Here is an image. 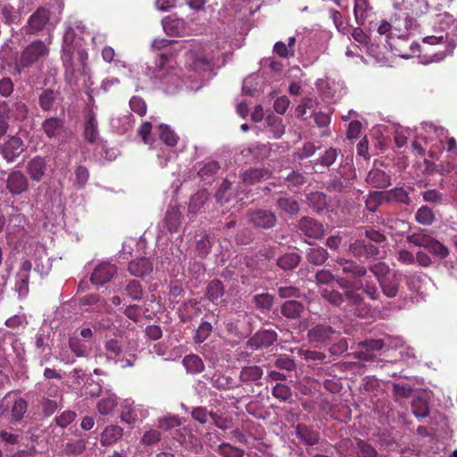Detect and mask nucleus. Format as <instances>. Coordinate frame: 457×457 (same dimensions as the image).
<instances>
[{
	"label": "nucleus",
	"mask_w": 457,
	"mask_h": 457,
	"mask_svg": "<svg viewBox=\"0 0 457 457\" xmlns=\"http://www.w3.org/2000/svg\"><path fill=\"white\" fill-rule=\"evenodd\" d=\"M182 424L181 419L178 415H167L158 419L157 425L160 429L164 431L170 430L179 427Z\"/></svg>",
	"instance_id": "nucleus-62"
},
{
	"label": "nucleus",
	"mask_w": 457,
	"mask_h": 457,
	"mask_svg": "<svg viewBox=\"0 0 457 457\" xmlns=\"http://www.w3.org/2000/svg\"><path fill=\"white\" fill-rule=\"evenodd\" d=\"M366 182L374 188H385L391 185V178L382 170L371 169L366 177Z\"/></svg>",
	"instance_id": "nucleus-31"
},
{
	"label": "nucleus",
	"mask_w": 457,
	"mask_h": 457,
	"mask_svg": "<svg viewBox=\"0 0 457 457\" xmlns=\"http://www.w3.org/2000/svg\"><path fill=\"white\" fill-rule=\"evenodd\" d=\"M47 170V162L45 157L37 155L30 159L26 165V171L32 181L42 180Z\"/></svg>",
	"instance_id": "nucleus-20"
},
{
	"label": "nucleus",
	"mask_w": 457,
	"mask_h": 457,
	"mask_svg": "<svg viewBox=\"0 0 457 457\" xmlns=\"http://www.w3.org/2000/svg\"><path fill=\"white\" fill-rule=\"evenodd\" d=\"M32 263L26 260L21 263V269L16 275L15 290L20 295H26L29 292V272Z\"/></svg>",
	"instance_id": "nucleus-28"
},
{
	"label": "nucleus",
	"mask_w": 457,
	"mask_h": 457,
	"mask_svg": "<svg viewBox=\"0 0 457 457\" xmlns=\"http://www.w3.org/2000/svg\"><path fill=\"white\" fill-rule=\"evenodd\" d=\"M352 37L353 38L363 46L367 52L370 54L375 56L377 54L378 46H375L370 42V39L369 37L363 32V30L360 28H355L352 31Z\"/></svg>",
	"instance_id": "nucleus-45"
},
{
	"label": "nucleus",
	"mask_w": 457,
	"mask_h": 457,
	"mask_svg": "<svg viewBox=\"0 0 457 457\" xmlns=\"http://www.w3.org/2000/svg\"><path fill=\"white\" fill-rule=\"evenodd\" d=\"M391 24L396 41L395 43L389 42L390 50L395 55H398L404 59L411 58L420 48L419 44L412 41L409 45V50L405 49L407 37L412 25V21L403 14V16L392 19Z\"/></svg>",
	"instance_id": "nucleus-5"
},
{
	"label": "nucleus",
	"mask_w": 457,
	"mask_h": 457,
	"mask_svg": "<svg viewBox=\"0 0 457 457\" xmlns=\"http://www.w3.org/2000/svg\"><path fill=\"white\" fill-rule=\"evenodd\" d=\"M386 346V343L382 339H369L358 343L360 351L357 352V358L370 361L376 357L375 351H379Z\"/></svg>",
	"instance_id": "nucleus-15"
},
{
	"label": "nucleus",
	"mask_w": 457,
	"mask_h": 457,
	"mask_svg": "<svg viewBox=\"0 0 457 457\" xmlns=\"http://www.w3.org/2000/svg\"><path fill=\"white\" fill-rule=\"evenodd\" d=\"M416 221L424 226H429L435 221V213L427 205L420 207L415 214Z\"/></svg>",
	"instance_id": "nucleus-56"
},
{
	"label": "nucleus",
	"mask_w": 457,
	"mask_h": 457,
	"mask_svg": "<svg viewBox=\"0 0 457 457\" xmlns=\"http://www.w3.org/2000/svg\"><path fill=\"white\" fill-rule=\"evenodd\" d=\"M296 436L308 445H316L320 439L318 433L303 425L297 426Z\"/></svg>",
	"instance_id": "nucleus-49"
},
{
	"label": "nucleus",
	"mask_w": 457,
	"mask_h": 457,
	"mask_svg": "<svg viewBox=\"0 0 457 457\" xmlns=\"http://www.w3.org/2000/svg\"><path fill=\"white\" fill-rule=\"evenodd\" d=\"M61 101L60 93L49 88L44 89L38 96V104L44 112L56 110Z\"/></svg>",
	"instance_id": "nucleus-26"
},
{
	"label": "nucleus",
	"mask_w": 457,
	"mask_h": 457,
	"mask_svg": "<svg viewBox=\"0 0 457 457\" xmlns=\"http://www.w3.org/2000/svg\"><path fill=\"white\" fill-rule=\"evenodd\" d=\"M435 238L423 232L413 233L407 237V242L415 246L426 248L428 251Z\"/></svg>",
	"instance_id": "nucleus-53"
},
{
	"label": "nucleus",
	"mask_w": 457,
	"mask_h": 457,
	"mask_svg": "<svg viewBox=\"0 0 457 457\" xmlns=\"http://www.w3.org/2000/svg\"><path fill=\"white\" fill-rule=\"evenodd\" d=\"M47 54L46 46L40 40L32 42L22 52L21 63L29 66Z\"/></svg>",
	"instance_id": "nucleus-14"
},
{
	"label": "nucleus",
	"mask_w": 457,
	"mask_h": 457,
	"mask_svg": "<svg viewBox=\"0 0 457 457\" xmlns=\"http://www.w3.org/2000/svg\"><path fill=\"white\" fill-rule=\"evenodd\" d=\"M217 452L223 457H244L245 454L244 451L228 443H221Z\"/></svg>",
	"instance_id": "nucleus-64"
},
{
	"label": "nucleus",
	"mask_w": 457,
	"mask_h": 457,
	"mask_svg": "<svg viewBox=\"0 0 457 457\" xmlns=\"http://www.w3.org/2000/svg\"><path fill=\"white\" fill-rule=\"evenodd\" d=\"M300 232L309 238L319 239L324 235V228L321 223L310 217H303L299 220Z\"/></svg>",
	"instance_id": "nucleus-17"
},
{
	"label": "nucleus",
	"mask_w": 457,
	"mask_h": 457,
	"mask_svg": "<svg viewBox=\"0 0 457 457\" xmlns=\"http://www.w3.org/2000/svg\"><path fill=\"white\" fill-rule=\"evenodd\" d=\"M42 129L49 138L59 137L64 130V120L58 117H50L42 123Z\"/></svg>",
	"instance_id": "nucleus-29"
},
{
	"label": "nucleus",
	"mask_w": 457,
	"mask_h": 457,
	"mask_svg": "<svg viewBox=\"0 0 457 457\" xmlns=\"http://www.w3.org/2000/svg\"><path fill=\"white\" fill-rule=\"evenodd\" d=\"M401 283V274L397 271H392L391 275H387L378 282L384 295L394 298L399 292Z\"/></svg>",
	"instance_id": "nucleus-25"
},
{
	"label": "nucleus",
	"mask_w": 457,
	"mask_h": 457,
	"mask_svg": "<svg viewBox=\"0 0 457 457\" xmlns=\"http://www.w3.org/2000/svg\"><path fill=\"white\" fill-rule=\"evenodd\" d=\"M337 332L329 325L319 324L308 331V338L311 343L327 344L336 339Z\"/></svg>",
	"instance_id": "nucleus-13"
},
{
	"label": "nucleus",
	"mask_w": 457,
	"mask_h": 457,
	"mask_svg": "<svg viewBox=\"0 0 457 457\" xmlns=\"http://www.w3.org/2000/svg\"><path fill=\"white\" fill-rule=\"evenodd\" d=\"M148 415L146 408L140 404H135L131 399H125L120 403V420L129 425L143 421Z\"/></svg>",
	"instance_id": "nucleus-8"
},
{
	"label": "nucleus",
	"mask_w": 457,
	"mask_h": 457,
	"mask_svg": "<svg viewBox=\"0 0 457 457\" xmlns=\"http://www.w3.org/2000/svg\"><path fill=\"white\" fill-rule=\"evenodd\" d=\"M187 66L193 71L187 79H183V71L163 57L158 66L159 84L167 94H175L185 87L191 91H198L211 79L212 62L203 53L190 50L187 53Z\"/></svg>",
	"instance_id": "nucleus-2"
},
{
	"label": "nucleus",
	"mask_w": 457,
	"mask_h": 457,
	"mask_svg": "<svg viewBox=\"0 0 457 457\" xmlns=\"http://www.w3.org/2000/svg\"><path fill=\"white\" fill-rule=\"evenodd\" d=\"M24 151L22 140L18 137H11L1 146L2 154L7 162H12Z\"/></svg>",
	"instance_id": "nucleus-19"
},
{
	"label": "nucleus",
	"mask_w": 457,
	"mask_h": 457,
	"mask_svg": "<svg viewBox=\"0 0 457 457\" xmlns=\"http://www.w3.org/2000/svg\"><path fill=\"white\" fill-rule=\"evenodd\" d=\"M159 138L154 140L152 149L156 151V157L161 167L177 157L176 152L172 149L178 144L179 136L168 125L160 124L157 128Z\"/></svg>",
	"instance_id": "nucleus-6"
},
{
	"label": "nucleus",
	"mask_w": 457,
	"mask_h": 457,
	"mask_svg": "<svg viewBox=\"0 0 457 457\" xmlns=\"http://www.w3.org/2000/svg\"><path fill=\"white\" fill-rule=\"evenodd\" d=\"M162 440V433L158 428H146L143 433L140 443L145 446H154Z\"/></svg>",
	"instance_id": "nucleus-51"
},
{
	"label": "nucleus",
	"mask_w": 457,
	"mask_h": 457,
	"mask_svg": "<svg viewBox=\"0 0 457 457\" xmlns=\"http://www.w3.org/2000/svg\"><path fill=\"white\" fill-rule=\"evenodd\" d=\"M69 346L77 357H85L90 353V346L81 342L78 337H71Z\"/></svg>",
	"instance_id": "nucleus-60"
},
{
	"label": "nucleus",
	"mask_w": 457,
	"mask_h": 457,
	"mask_svg": "<svg viewBox=\"0 0 457 457\" xmlns=\"http://www.w3.org/2000/svg\"><path fill=\"white\" fill-rule=\"evenodd\" d=\"M182 363L188 373L198 374L204 370V361L196 354L186 355L182 360Z\"/></svg>",
	"instance_id": "nucleus-43"
},
{
	"label": "nucleus",
	"mask_w": 457,
	"mask_h": 457,
	"mask_svg": "<svg viewBox=\"0 0 457 457\" xmlns=\"http://www.w3.org/2000/svg\"><path fill=\"white\" fill-rule=\"evenodd\" d=\"M411 411L418 419L428 417L429 414L428 402L423 397H415L411 403Z\"/></svg>",
	"instance_id": "nucleus-52"
},
{
	"label": "nucleus",
	"mask_w": 457,
	"mask_h": 457,
	"mask_svg": "<svg viewBox=\"0 0 457 457\" xmlns=\"http://www.w3.org/2000/svg\"><path fill=\"white\" fill-rule=\"evenodd\" d=\"M277 204L282 212L291 215L299 212L298 203L291 197L280 196L277 200Z\"/></svg>",
	"instance_id": "nucleus-58"
},
{
	"label": "nucleus",
	"mask_w": 457,
	"mask_h": 457,
	"mask_svg": "<svg viewBox=\"0 0 457 457\" xmlns=\"http://www.w3.org/2000/svg\"><path fill=\"white\" fill-rule=\"evenodd\" d=\"M50 19L49 10L40 7L29 19L27 29L29 33H37L45 29Z\"/></svg>",
	"instance_id": "nucleus-23"
},
{
	"label": "nucleus",
	"mask_w": 457,
	"mask_h": 457,
	"mask_svg": "<svg viewBox=\"0 0 457 457\" xmlns=\"http://www.w3.org/2000/svg\"><path fill=\"white\" fill-rule=\"evenodd\" d=\"M326 189L329 193L346 194L353 189V184L345 179L332 178L326 182Z\"/></svg>",
	"instance_id": "nucleus-42"
},
{
	"label": "nucleus",
	"mask_w": 457,
	"mask_h": 457,
	"mask_svg": "<svg viewBox=\"0 0 457 457\" xmlns=\"http://www.w3.org/2000/svg\"><path fill=\"white\" fill-rule=\"evenodd\" d=\"M268 148L265 145H252L242 150V154L253 161H260L267 156Z\"/></svg>",
	"instance_id": "nucleus-46"
},
{
	"label": "nucleus",
	"mask_w": 457,
	"mask_h": 457,
	"mask_svg": "<svg viewBox=\"0 0 457 457\" xmlns=\"http://www.w3.org/2000/svg\"><path fill=\"white\" fill-rule=\"evenodd\" d=\"M303 311V304L295 300L286 301L281 306V313L287 319L299 318Z\"/></svg>",
	"instance_id": "nucleus-41"
},
{
	"label": "nucleus",
	"mask_w": 457,
	"mask_h": 457,
	"mask_svg": "<svg viewBox=\"0 0 457 457\" xmlns=\"http://www.w3.org/2000/svg\"><path fill=\"white\" fill-rule=\"evenodd\" d=\"M6 188L12 195H19L29 188L27 177L21 170H12L6 179Z\"/></svg>",
	"instance_id": "nucleus-16"
},
{
	"label": "nucleus",
	"mask_w": 457,
	"mask_h": 457,
	"mask_svg": "<svg viewBox=\"0 0 457 457\" xmlns=\"http://www.w3.org/2000/svg\"><path fill=\"white\" fill-rule=\"evenodd\" d=\"M318 106V100L314 96L304 97L300 104L295 109V113L298 118L305 119L307 110L311 111L312 115L316 112Z\"/></svg>",
	"instance_id": "nucleus-48"
},
{
	"label": "nucleus",
	"mask_w": 457,
	"mask_h": 457,
	"mask_svg": "<svg viewBox=\"0 0 457 457\" xmlns=\"http://www.w3.org/2000/svg\"><path fill=\"white\" fill-rule=\"evenodd\" d=\"M52 263L45 249H41L36 253L34 260V270L37 272L41 277L48 275L51 270Z\"/></svg>",
	"instance_id": "nucleus-40"
},
{
	"label": "nucleus",
	"mask_w": 457,
	"mask_h": 457,
	"mask_svg": "<svg viewBox=\"0 0 457 457\" xmlns=\"http://www.w3.org/2000/svg\"><path fill=\"white\" fill-rule=\"evenodd\" d=\"M118 405V398L115 394H106L97 402L96 409L101 415H110Z\"/></svg>",
	"instance_id": "nucleus-39"
},
{
	"label": "nucleus",
	"mask_w": 457,
	"mask_h": 457,
	"mask_svg": "<svg viewBox=\"0 0 457 457\" xmlns=\"http://www.w3.org/2000/svg\"><path fill=\"white\" fill-rule=\"evenodd\" d=\"M123 436V428L119 425H108L101 433L100 442L104 446L112 445Z\"/></svg>",
	"instance_id": "nucleus-34"
},
{
	"label": "nucleus",
	"mask_w": 457,
	"mask_h": 457,
	"mask_svg": "<svg viewBox=\"0 0 457 457\" xmlns=\"http://www.w3.org/2000/svg\"><path fill=\"white\" fill-rule=\"evenodd\" d=\"M277 339L276 331L272 329L259 330L247 340L246 345L252 350H258L270 346Z\"/></svg>",
	"instance_id": "nucleus-12"
},
{
	"label": "nucleus",
	"mask_w": 457,
	"mask_h": 457,
	"mask_svg": "<svg viewBox=\"0 0 457 457\" xmlns=\"http://www.w3.org/2000/svg\"><path fill=\"white\" fill-rule=\"evenodd\" d=\"M263 376V370L258 365H249L241 368L239 373V380L242 384L245 385H262V378Z\"/></svg>",
	"instance_id": "nucleus-24"
},
{
	"label": "nucleus",
	"mask_w": 457,
	"mask_h": 457,
	"mask_svg": "<svg viewBox=\"0 0 457 457\" xmlns=\"http://www.w3.org/2000/svg\"><path fill=\"white\" fill-rule=\"evenodd\" d=\"M451 0H417L416 12L433 13L435 16L450 6Z\"/></svg>",
	"instance_id": "nucleus-22"
},
{
	"label": "nucleus",
	"mask_w": 457,
	"mask_h": 457,
	"mask_svg": "<svg viewBox=\"0 0 457 457\" xmlns=\"http://www.w3.org/2000/svg\"><path fill=\"white\" fill-rule=\"evenodd\" d=\"M36 391L42 394L44 397H55L59 392V386L51 381H42L36 385Z\"/></svg>",
	"instance_id": "nucleus-61"
},
{
	"label": "nucleus",
	"mask_w": 457,
	"mask_h": 457,
	"mask_svg": "<svg viewBox=\"0 0 457 457\" xmlns=\"http://www.w3.org/2000/svg\"><path fill=\"white\" fill-rule=\"evenodd\" d=\"M306 258L312 264L321 265L328 260V253L323 247H313L307 251Z\"/></svg>",
	"instance_id": "nucleus-50"
},
{
	"label": "nucleus",
	"mask_w": 457,
	"mask_h": 457,
	"mask_svg": "<svg viewBox=\"0 0 457 457\" xmlns=\"http://www.w3.org/2000/svg\"><path fill=\"white\" fill-rule=\"evenodd\" d=\"M250 221L256 227L269 229L277 223V218L274 212L269 210L259 209L249 214Z\"/></svg>",
	"instance_id": "nucleus-18"
},
{
	"label": "nucleus",
	"mask_w": 457,
	"mask_h": 457,
	"mask_svg": "<svg viewBox=\"0 0 457 457\" xmlns=\"http://www.w3.org/2000/svg\"><path fill=\"white\" fill-rule=\"evenodd\" d=\"M117 272V267L110 262H102L97 264L90 276V281L95 286H104L111 281Z\"/></svg>",
	"instance_id": "nucleus-11"
},
{
	"label": "nucleus",
	"mask_w": 457,
	"mask_h": 457,
	"mask_svg": "<svg viewBox=\"0 0 457 457\" xmlns=\"http://www.w3.org/2000/svg\"><path fill=\"white\" fill-rule=\"evenodd\" d=\"M436 17L435 23L438 26L439 34L427 36L423 42L425 46H443L444 50H438L428 56H420L421 62L425 64L442 61L447 54H451L457 46V12L456 15H453L445 10Z\"/></svg>",
	"instance_id": "nucleus-4"
},
{
	"label": "nucleus",
	"mask_w": 457,
	"mask_h": 457,
	"mask_svg": "<svg viewBox=\"0 0 457 457\" xmlns=\"http://www.w3.org/2000/svg\"><path fill=\"white\" fill-rule=\"evenodd\" d=\"M224 295V287L218 279L212 280L206 287V297L212 303L218 304Z\"/></svg>",
	"instance_id": "nucleus-44"
},
{
	"label": "nucleus",
	"mask_w": 457,
	"mask_h": 457,
	"mask_svg": "<svg viewBox=\"0 0 457 457\" xmlns=\"http://www.w3.org/2000/svg\"><path fill=\"white\" fill-rule=\"evenodd\" d=\"M240 177L247 185L255 184L270 177V171L262 168H251L241 172Z\"/></svg>",
	"instance_id": "nucleus-38"
},
{
	"label": "nucleus",
	"mask_w": 457,
	"mask_h": 457,
	"mask_svg": "<svg viewBox=\"0 0 457 457\" xmlns=\"http://www.w3.org/2000/svg\"><path fill=\"white\" fill-rule=\"evenodd\" d=\"M374 28L380 36H385L386 43L388 46L389 42L395 43L396 41L393 33L391 21L388 22L386 20H381L374 25Z\"/></svg>",
	"instance_id": "nucleus-55"
},
{
	"label": "nucleus",
	"mask_w": 457,
	"mask_h": 457,
	"mask_svg": "<svg viewBox=\"0 0 457 457\" xmlns=\"http://www.w3.org/2000/svg\"><path fill=\"white\" fill-rule=\"evenodd\" d=\"M350 253L356 258L370 259L377 256L379 250L377 246L364 240L357 239L349 245Z\"/></svg>",
	"instance_id": "nucleus-21"
},
{
	"label": "nucleus",
	"mask_w": 457,
	"mask_h": 457,
	"mask_svg": "<svg viewBox=\"0 0 457 457\" xmlns=\"http://www.w3.org/2000/svg\"><path fill=\"white\" fill-rule=\"evenodd\" d=\"M421 129L424 132L431 137L432 142L436 140V143L432 144L429 148V156L435 158L438 154L442 153L444 148V140L447 138L448 132L442 127H436V125L428 122L421 123Z\"/></svg>",
	"instance_id": "nucleus-9"
},
{
	"label": "nucleus",
	"mask_w": 457,
	"mask_h": 457,
	"mask_svg": "<svg viewBox=\"0 0 457 457\" xmlns=\"http://www.w3.org/2000/svg\"><path fill=\"white\" fill-rule=\"evenodd\" d=\"M153 269L152 262L146 257L135 259L131 261L128 266V270L130 275L137 278H144L149 275L153 271Z\"/></svg>",
	"instance_id": "nucleus-27"
},
{
	"label": "nucleus",
	"mask_w": 457,
	"mask_h": 457,
	"mask_svg": "<svg viewBox=\"0 0 457 457\" xmlns=\"http://www.w3.org/2000/svg\"><path fill=\"white\" fill-rule=\"evenodd\" d=\"M133 115L129 112L114 116L110 120L111 128L119 134L127 132L133 127Z\"/></svg>",
	"instance_id": "nucleus-33"
},
{
	"label": "nucleus",
	"mask_w": 457,
	"mask_h": 457,
	"mask_svg": "<svg viewBox=\"0 0 457 457\" xmlns=\"http://www.w3.org/2000/svg\"><path fill=\"white\" fill-rule=\"evenodd\" d=\"M356 449L358 457H382L371 445L361 439L357 441Z\"/></svg>",
	"instance_id": "nucleus-63"
},
{
	"label": "nucleus",
	"mask_w": 457,
	"mask_h": 457,
	"mask_svg": "<svg viewBox=\"0 0 457 457\" xmlns=\"http://www.w3.org/2000/svg\"><path fill=\"white\" fill-rule=\"evenodd\" d=\"M181 212L177 205H169L165 218L164 227L170 233L178 231L181 222Z\"/></svg>",
	"instance_id": "nucleus-32"
},
{
	"label": "nucleus",
	"mask_w": 457,
	"mask_h": 457,
	"mask_svg": "<svg viewBox=\"0 0 457 457\" xmlns=\"http://www.w3.org/2000/svg\"><path fill=\"white\" fill-rule=\"evenodd\" d=\"M353 12L356 22L359 25H364L365 20L369 16L368 2L367 0H354Z\"/></svg>",
	"instance_id": "nucleus-57"
},
{
	"label": "nucleus",
	"mask_w": 457,
	"mask_h": 457,
	"mask_svg": "<svg viewBox=\"0 0 457 457\" xmlns=\"http://www.w3.org/2000/svg\"><path fill=\"white\" fill-rule=\"evenodd\" d=\"M204 378L209 379L212 386L218 390H229L238 386L233 378L226 376L220 372L214 373L211 378L206 376H204Z\"/></svg>",
	"instance_id": "nucleus-37"
},
{
	"label": "nucleus",
	"mask_w": 457,
	"mask_h": 457,
	"mask_svg": "<svg viewBox=\"0 0 457 457\" xmlns=\"http://www.w3.org/2000/svg\"><path fill=\"white\" fill-rule=\"evenodd\" d=\"M315 85L322 99L327 103L337 101L344 94L342 84L333 79H319Z\"/></svg>",
	"instance_id": "nucleus-10"
},
{
	"label": "nucleus",
	"mask_w": 457,
	"mask_h": 457,
	"mask_svg": "<svg viewBox=\"0 0 457 457\" xmlns=\"http://www.w3.org/2000/svg\"><path fill=\"white\" fill-rule=\"evenodd\" d=\"M27 219L21 213H15L9 217L8 224L6 226V232L8 236L16 237L25 230Z\"/></svg>",
	"instance_id": "nucleus-36"
},
{
	"label": "nucleus",
	"mask_w": 457,
	"mask_h": 457,
	"mask_svg": "<svg viewBox=\"0 0 457 457\" xmlns=\"http://www.w3.org/2000/svg\"><path fill=\"white\" fill-rule=\"evenodd\" d=\"M267 122V129L271 133L272 137L279 138L285 133V126L281 118L269 117Z\"/></svg>",
	"instance_id": "nucleus-59"
},
{
	"label": "nucleus",
	"mask_w": 457,
	"mask_h": 457,
	"mask_svg": "<svg viewBox=\"0 0 457 457\" xmlns=\"http://www.w3.org/2000/svg\"><path fill=\"white\" fill-rule=\"evenodd\" d=\"M207 199L208 193L205 190L198 191L190 199L188 212L193 214L198 213Z\"/></svg>",
	"instance_id": "nucleus-54"
},
{
	"label": "nucleus",
	"mask_w": 457,
	"mask_h": 457,
	"mask_svg": "<svg viewBox=\"0 0 457 457\" xmlns=\"http://www.w3.org/2000/svg\"><path fill=\"white\" fill-rule=\"evenodd\" d=\"M197 174L205 185L211 184L214 175L220 169L218 162L213 160L204 161L197 165Z\"/></svg>",
	"instance_id": "nucleus-30"
},
{
	"label": "nucleus",
	"mask_w": 457,
	"mask_h": 457,
	"mask_svg": "<svg viewBox=\"0 0 457 457\" xmlns=\"http://www.w3.org/2000/svg\"><path fill=\"white\" fill-rule=\"evenodd\" d=\"M84 136L89 143H97L100 141L96 113L92 110L88 112L86 119Z\"/></svg>",
	"instance_id": "nucleus-35"
},
{
	"label": "nucleus",
	"mask_w": 457,
	"mask_h": 457,
	"mask_svg": "<svg viewBox=\"0 0 457 457\" xmlns=\"http://www.w3.org/2000/svg\"><path fill=\"white\" fill-rule=\"evenodd\" d=\"M301 256L297 253H287L277 260V264L284 270L295 269L300 262Z\"/></svg>",
	"instance_id": "nucleus-47"
},
{
	"label": "nucleus",
	"mask_w": 457,
	"mask_h": 457,
	"mask_svg": "<svg viewBox=\"0 0 457 457\" xmlns=\"http://www.w3.org/2000/svg\"><path fill=\"white\" fill-rule=\"evenodd\" d=\"M4 401H7V403L2 411V415L7 418L9 422L13 425L22 421L28 411V402L13 392H9L4 398Z\"/></svg>",
	"instance_id": "nucleus-7"
},
{
	"label": "nucleus",
	"mask_w": 457,
	"mask_h": 457,
	"mask_svg": "<svg viewBox=\"0 0 457 457\" xmlns=\"http://www.w3.org/2000/svg\"><path fill=\"white\" fill-rule=\"evenodd\" d=\"M335 270H341L347 277H336L328 270H320L315 275L316 282L319 285H328L336 280L344 292L326 287L320 289L321 297L351 316L363 317L368 312L367 303L358 291L361 290L371 301L379 300L381 295L376 281L368 275L365 266L352 259L338 257Z\"/></svg>",
	"instance_id": "nucleus-1"
},
{
	"label": "nucleus",
	"mask_w": 457,
	"mask_h": 457,
	"mask_svg": "<svg viewBox=\"0 0 457 457\" xmlns=\"http://www.w3.org/2000/svg\"><path fill=\"white\" fill-rule=\"evenodd\" d=\"M82 21H70L64 30L62 60L65 69V80L70 86L78 83V75L87 76V52L84 47L85 37H89Z\"/></svg>",
	"instance_id": "nucleus-3"
}]
</instances>
